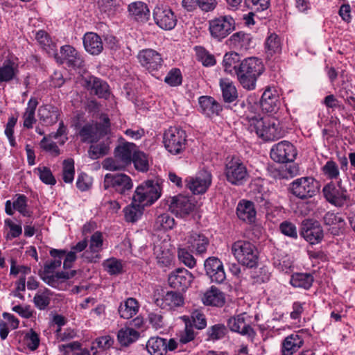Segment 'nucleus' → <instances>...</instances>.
I'll use <instances>...</instances> for the list:
<instances>
[{
	"label": "nucleus",
	"mask_w": 355,
	"mask_h": 355,
	"mask_svg": "<svg viewBox=\"0 0 355 355\" xmlns=\"http://www.w3.org/2000/svg\"><path fill=\"white\" fill-rule=\"evenodd\" d=\"M61 351L64 350L65 353H69L71 351V355H90L87 349H80V345L78 342H72L66 345H61L59 346Z\"/></svg>",
	"instance_id": "5fc2aeb1"
},
{
	"label": "nucleus",
	"mask_w": 355,
	"mask_h": 355,
	"mask_svg": "<svg viewBox=\"0 0 355 355\" xmlns=\"http://www.w3.org/2000/svg\"><path fill=\"white\" fill-rule=\"evenodd\" d=\"M105 189H113L121 196H128L133 188V182L130 176L124 173H107L103 181Z\"/></svg>",
	"instance_id": "9d476101"
},
{
	"label": "nucleus",
	"mask_w": 355,
	"mask_h": 355,
	"mask_svg": "<svg viewBox=\"0 0 355 355\" xmlns=\"http://www.w3.org/2000/svg\"><path fill=\"white\" fill-rule=\"evenodd\" d=\"M144 205L132 200V203L123 209L125 219L128 222L137 221L143 214Z\"/></svg>",
	"instance_id": "a19ab883"
},
{
	"label": "nucleus",
	"mask_w": 355,
	"mask_h": 355,
	"mask_svg": "<svg viewBox=\"0 0 355 355\" xmlns=\"http://www.w3.org/2000/svg\"><path fill=\"white\" fill-rule=\"evenodd\" d=\"M241 61L240 55L236 52L225 53L222 63L224 71L231 75H236Z\"/></svg>",
	"instance_id": "c9c22d12"
},
{
	"label": "nucleus",
	"mask_w": 355,
	"mask_h": 355,
	"mask_svg": "<svg viewBox=\"0 0 355 355\" xmlns=\"http://www.w3.org/2000/svg\"><path fill=\"white\" fill-rule=\"evenodd\" d=\"M314 281L313 277L310 273H295L292 275L290 284L295 288L309 289Z\"/></svg>",
	"instance_id": "79ce46f5"
},
{
	"label": "nucleus",
	"mask_w": 355,
	"mask_h": 355,
	"mask_svg": "<svg viewBox=\"0 0 355 355\" xmlns=\"http://www.w3.org/2000/svg\"><path fill=\"white\" fill-rule=\"evenodd\" d=\"M60 114V112L58 107L51 104L42 105L38 109L40 120L45 125H52L57 123Z\"/></svg>",
	"instance_id": "cd10ccee"
},
{
	"label": "nucleus",
	"mask_w": 355,
	"mask_h": 355,
	"mask_svg": "<svg viewBox=\"0 0 355 355\" xmlns=\"http://www.w3.org/2000/svg\"><path fill=\"white\" fill-rule=\"evenodd\" d=\"M59 55L56 51L53 55L56 62L59 64H65L69 67L73 69L81 68L84 65V59L73 46L71 45H64L60 47Z\"/></svg>",
	"instance_id": "f8f14e48"
},
{
	"label": "nucleus",
	"mask_w": 355,
	"mask_h": 355,
	"mask_svg": "<svg viewBox=\"0 0 355 355\" xmlns=\"http://www.w3.org/2000/svg\"><path fill=\"white\" fill-rule=\"evenodd\" d=\"M85 51L91 55H99L103 49V44L101 37L95 33L88 32L83 38Z\"/></svg>",
	"instance_id": "bb28decb"
},
{
	"label": "nucleus",
	"mask_w": 355,
	"mask_h": 355,
	"mask_svg": "<svg viewBox=\"0 0 355 355\" xmlns=\"http://www.w3.org/2000/svg\"><path fill=\"white\" fill-rule=\"evenodd\" d=\"M138 59L141 65L150 73L158 71L163 67L162 55L152 49H146L139 51Z\"/></svg>",
	"instance_id": "dca6fc26"
},
{
	"label": "nucleus",
	"mask_w": 355,
	"mask_h": 355,
	"mask_svg": "<svg viewBox=\"0 0 355 355\" xmlns=\"http://www.w3.org/2000/svg\"><path fill=\"white\" fill-rule=\"evenodd\" d=\"M198 103L200 112L209 118L219 115L223 110L221 105L209 96H200L198 98Z\"/></svg>",
	"instance_id": "a878e982"
},
{
	"label": "nucleus",
	"mask_w": 355,
	"mask_h": 355,
	"mask_svg": "<svg viewBox=\"0 0 355 355\" xmlns=\"http://www.w3.org/2000/svg\"><path fill=\"white\" fill-rule=\"evenodd\" d=\"M231 251L238 262L248 268L257 266L259 259V252L257 247L248 241L239 240L234 242Z\"/></svg>",
	"instance_id": "7ed1b4c3"
},
{
	"label": "nucleus",
	"mask_w": 355,
	"mask_h": 355,
	"mask_svg": "<svg viewBox=\"0 0 355 355\" xmlns=\"http://www.w3.org/2000/svg\"><path fill=\"white\" fill-rule=\"evenodd\" d=\"M236 214L239 218L243 221L254 223L257 214L254 203L249 200H241L236 207Z\"/></svg>",
	"instance_id": "c85d7f7f"
},
{
	"label": "nucleus",
	"mask_w": 355,
	"mask_h": 355,
	"mask_svg": "<svg viewBox=\"0 0 355 355\" xmlns=\"http://www.w3.org/2000/svg\"><path fill=\"white\" fill-rule=\"evenodd\" d=\"M36 40L49 54H53L55 51V45L52 42L51 38L44 31H39L36 33Z\"/></svg>",
	"instance_id": "de8ad7c7"
},
{
	"label": "nucleus",
	"mask_w": 355,
	"mask_h": 355,
	"mask_svg": "<svg viewBox=\"0 0 355 355\" xmlns=\"http://www.w3.org/2000/svg\"><path fill=\"white\" fill-rule=\"evenodd\" d=\"M104 267L110 275H118L123 270V265L121 261L116 258L107 259L104 263Z\"/></svg>",
	"instance_id": "6e6d98bb"
},
{
	"label": "nucleus",
	"mask_w": 355,
	"mask_h": 355,
	"mask_svg": "<svg viewBox=\"0 0 355 355\" xmlns=\"http://www.w3.org/2000/svg\"><path fill=\"white\" fill-rule=\"evenodd\" d=\"M155 24L162 29L172 30L177 24V18L173 10L167 6L158 5L153 10Z\"/></svg>",
	"instance_id": "4468645a"
},
{
	"label": "nucleus",
	"mask_w": 355,
	"mask_h": 355,
	"mask_svg": "<svg viewBox=\"0 0 355 355\" xmlns=\"http://www.w3.org/2000/svg\"><path fill=\"white\" fill-rule=\"evenodd\" d=\"M227 332L223 324H216L207 329V336L208 340H218L223 338Z\"/></svg>",
	"instance_id": "09e8293b"
},
{
	"label": "nucleus",
	"mask_w": 355,
	"mask_h": 355,
	"mask_svg": "<svg viewBox=\"0 0 355 355\" xmlns=\"http://www.w3.org/2000/svg\"><path fill=\"white\" fill-rule=\"evenodd\" d=\"M136 145L130 142H125L118 146L114 150V157L126 166L131 164Z\"/></svg>",
	"instance_id": "7c9ffc66"
},
{
	"label": "nucleus",
	"mask_w": 355,
	"mask_h": 355,
	"mask_svg": "<svg viewBox=\"0 0 355 355\" xmlns=\"http://www.w3.org/2000/svg\"><path fill=\"white\" fill-rule=\"evenodd\" d=\"M161 196V188L158 183L153 180H148L139 185L132 198L134 201H138L144 206H149L157 200Z\"/></svg>",
	"instance_id": "0eeeda50"
},
{
	"label": "nucleus",
	"mask_w": 355,
	"mask_h": 355,
	"mask_svg": "<svg viewBox=\"0 0 355 355\" xmlns=\"http://www.w3.org/2000/svg\"><path fill=\"white\" fill-rule=\"evenodd\" d=\"M49 254L53 258V260L44 263V270L39 271V275L40 274L53 273L61 266L62 259L66 254V250L51 249Z\"/></svg>",
	"instance_id": "72a5a7b5"
},
{
	"label": "nucleus",
	"mask_w": 355,
	"mask_h": 355,
	"mask_svg": "<svg viewBox=\"0 0 355 355\" xmlns=\"http://www.w3.org/2000/svg\"><path fill=\"white\" fill-rule=\"evenodd\" d=\"M148 320L149 323L155 329H162L164 325V318L161 313V311H151L148 314Z\"/></svg>",
	"instance_id": "0e129e2a"
},
{
	"label": "nucleus",
	"mask_w": 355,
	"mask_h": 355,
	"mask_svg": "<svg viewBox=\"0 0 355 355\" xmlns=\"http://www.w3.org/2000/svg\"><path fill=\"white\" fill-rule=\"evenodd\" d=\"M249 121V130L254 132L257 136L265 141H273L282 137L279 123L277 120L269 117H261L259 115L247 116Z\"/></svg>",
	"instance_id": "f03ea898"
},
{
	"label": "nucleus",
	"mask_w": 355,
	"mask_h": 355,
	"mask_svg": "<svg viewBox=\"0 0 355 355\" xmlns=\"http://www.w3.org/2000/svg\"><path fill=\"white\" fill-rule=\"evenodd\" d=\"M205 270L212 282L223 283L226 278L222 261L215 257H210L205 261Z\"/></svg>",
	"instance_id": "aec40b11"
},
{
	"label": "nucleus",
	"mask_w": 355,
	"mask_h": 355,
	"mask_svg": "<svg viewBox=\"0 0 355 355\" xmlns=\"http://www.w3.org/2000/svg\"><path fill=\"white\" fill-rule=\"evenodd\" d=\"M203 303L206 305L222 306L225 302L224 293L216 286H211L202 297Z\"/></svg>",
	"instance_id": "e433bc0d"
},
{
	"label": "nucleus",
	"mask_w": 355,
	"mask_h": 355,
	"mask_svg": "<svg viewBox=\"0 0 355 355\" xmlns=\"http://www.w3.org/2000/svg\"><path fill=\"white\" fill-rule=\"evenodd\" d=\"M245 318V313L230 318L227 321V325L232 331L238 332L249 337H254L255 332L252 327L246 323Z\"/></svg>",
	"instance_id": "393cba45"
},
{
	"label": "nucleus",
	"mask_w": 355,
	"mask_h": 355,
	"mask_svg": "<svg viewBox=\"0 0 355 355\" xmlns=\"http://www.w3.org/2000/svg\"><path fill=\"white\" fill-rule=\"evenodd\" d=\"M17 69L14 67V63L8 62L0 67V84L2 82H9L15 78Z\"/></svg>",
	"instance_id": "8fccbe9b"
},
{
	"label": "nucleus",
	"mask_w": 355,
	"mask_h": 355,
	"mask_svg": "<svg viewBox=\"0 0 355 355\" xmlns=\"http://www.w3.org/2000/svg\"><path fill=\"white\" fill-rule=\"evenodd\" d=\"M37 170L38 171L39 178L43 183L49 185L55 184L56 180L49 168L42 166L38 167Z\"/></svg>",
	"instance_id": "e2e57ef3"
},
{
	"label": "nucleus",
	"mask_w": 355,
	"mask_h": 355,
	"mask_svg": "<svg viewBox=\"0 0 355 355\" xmlns=\"http://www.w3.org/2000/svg\"><path fill=\"white\" fill-rule=\"evenodd\" d=\"M17 122V117H15L14 116L9 117L4 131V133L8 139L10 146L12 147H15L17 144L15 141V138L14 137V128Z\"/></svg>",
	"instance_id": "052dcab7"
},
{
	"label": "nucleus",
	"mask_w": 355,
	"mask_h": 355,
	"mask_svg": "<svg viewBox=\"0 0 355 355\" xmlns=\"http://www.w3.org/2000/svg\"><path fill=\"white\" fill-rule=\"evenodd\" d=\"M193 276L188 270L180 268H177L168 276V282L169 286L179 291H185L191 285Z\"/></svg>",
	"instance_id": "6ab92c4d"
},
{
	"label": "nucleus",
	"mask_w": 355,
	"mask_h": 355,
	"mask_svg": "<svg viewBox=\"0 0 355 355\" xmlns=\"http://www.w3.org/2000/svg\"><path fill=\"white\" fill-rule=\"evenodd\" d=\"M82 85L91 94L96 95L98 98L106 99L110 96L109 85L99 78L93 76L84 77Z\"/></svg>",
	"instance_id": "412c9836"
},
{
	"label": "nucleus",
	"mask_w": 355,
	"mask_h": 355,
	"mask_svg": "<svg viewBox=\"0 0 355 355\" xmlns=\"http://www.w3.org/2000/svg\"><path fill=\"white\" fill-rule=\"evenodd\" d=\"M319 189V182L312 177H302L293 181L288 187L290 192L300 199L314 196Z\"/></svg>",
	"instance_id": "6e6552de"
},
{
	"label": "nucleus",
	"mask_w": 355,
	"mask_h": 355,
	"mask_svg": "<svg viewBox=\"0 0 355 355\" xmlns=\"http://www.w3.org/2000/svg\"><path fill=\"white\" fill-rule=\"evenodd\" d=\"M139 309L138 302L135 298L129 297L123 304H121L118 311L121 318L130 319L137 313Z\"/></svg>",
	"instance_id": "58836bf2"
},
{
	"label": "nucleus",
	"mask_w": 355,
	"mask_h": 355,
	"mask_svg": "<svg viewBox=\"0 0 355 355\" xmlns=\"http://www.w3.org/2000/svg\"><path fill=\"white\" fill-rule=\"evenodd\" d=\"M128 12L131 17L138 22L144 23L150 18L148 6L141 1H136L128 6Z\"/></svg>",
	"instance_id": "2f4dec72"
},
{
	"label": "nucleus",
	"mask_w": 355,
	"mask_h": 355,
	"mask_svg": "<svg viewBox=\"0 0 355 355\" xmlns=\"http://www.w3.org/2000/svg\"><path fill=\"white\" fill-rule=\"evenodd\" d=\"M281 232L285 236L292 239L297 238V232L295 225L288 220L283 221L279 225Z\"/></svg>",
	"instance_id": "338daca9"
},
{
	"label": "nucleus",
	"mask_w": 355,
	"mask_h": 355,
	"mask_svg": "<svg viewBox=\"0 0 355 355\" xmlns=\"http://www.w3.org/2000/svg\"><path fill=\"white\" fill-rule=\"evenodd\" d=\"M264 70V64L261 59L256 57L245 58L241 61L240 67L238 69L237 80L245 89L254 90L259 77Z\"/></svg>",
	"instance_id": "f257e3e1"
},
{
	"label": "nucleus",
	"mask_w": 355,
	"mask_h": 355,
	"mask_svg": "<svg viewBox=\"0 0 355 355\" xmlns=\"http://www.w3.org/2000/svg\"><path fill=\"white\" fill-rule=\"evenodd\" d=\"M155 302L162 309L171 310L183 306L184 297L180 292L167 291L162 297L156 298Z\"/></svg>",
	"instance_id": "5701e85b"
},
{
	"label": "nucleus",
	"mask_w": 355,
	"mask_h": 355,
	"mask_svg": "<svg viewBox=\"0 0 355 355\" xmlns=\"http://www.w3.org/2000/svg\"><path fill=\"white\" fill-rule=\"evenodd\" d=\"M110 138L97 144H92L88 150V155L92 159H97L108 154L110 151Z\"/></svg>",
	"instance_id": "37998d69"
},
{
	"label": "nucleus",
	"mask_w": 355,
	"mask_h": 355,
	"mask_svg": "<svg viewBox=\"0 0 355 355\" xmlns=\"http://www.w3.org/2000/svg\"><path fill=\"white\" fill-rule=\"evenodd\" d=\"M24 341L28 349L35 350L40 345L39 335L33 329H31L24 336Z\"/></svg>",
	"instance_id": "69168bd1"
},
{
	"label": "nucleus",
	"mask_w": 355,
	"mask_h": 355,
	"mask_svg": "<svg viewBox=\"0 0 355 355\" xmlns=\"http://www.w3.org/2000/svg\"><path fill=\"white\" fill-rule=\"evenodd\" d=\"M74 162L72 159H64L63 162L62 179L66 183H71L74 178Z\"/></svg>",
	"instance_id": "864d4df0"
},
{
	"label": "nucleus",
	"mask_w": 355,
	"mask_h": 355,
	"mask_svg": "<svg viewBox=\"0 0 355 355\" xmlns=\"http://www.w3.org/2000/svg\"><path fill=\"white\" fill-rule=\"evenodd\" d=\"M175 224V219L168 213H164L157 217L155 228L157 230H168L173 229Z\"/></svg>",
	"instance_id": "49530a36"
},
{
	"label": "nucleus",
	"mask_w": 355,
	"mask_h": 355,
	"mask_svg": "<svg viewBox=\"0 0 355 355\" xmlns=\"http://www.w3.org/2000/svg\"><path fill=\"white\" fill-rule=\"evenodd\" d=\"M322 193L326 200L337 207L344 206L350 199L347 190L342 184L341 180L336 184L333 182L327 184L322 189Z\"/></svg>",
	"instance_id": "9b49d317"
},
{
	"label": "nucleus",
	"mask_w": 355,
	"mask_h": 355,
	"mask_svg": "<svg viewBox=\"0 0 355 355\" xmlns=\"http://www.w3.org/2000/svg\"><path fill=\"white\" fill-rule=\"evenodd\" d=\"M187 322L192 327H194L198 329H202L207 326L205 315L198 310H196L191 313V320Z\"/></svg>",
	"instance_id": "603ef678"
},
{
	"label": "nucleus",
	"mask_w": 355,
	"mask_h": 355,
	"mask_svg": "<svg viewBox=\"0 0 355 355\" xmlns=\"http://www.w3.org/2000/svg\"><path fill=\"white\" fill-rule=\"evenodd\" d=\"M146 349L150 355H166V339L160 337H152L146 343Z\"/></svg>",
	"instance_id": "ea45409f"
},
{
	"label": "nucleus",
	"mask_w": 355,
	"mask_h": 355,
	"mask_svg": "<svg viewBox=\"0 0 355 355\" xmlns=\"http://www.w3.org/2000/svg\"><path fill=\"white\" fill-rule=\"evenodd\" d=\"M102 119V123H86L80 128L78 135L82 142L87 144L96 143L101 137L108 133L110 127V119L105 115H103Z\"/></svg>",
	"instance_id": "39448f33"
},
{
	"label": "nucleus",
	"mask_w": 355,
	"mask_h": 355,
	"mask_svg": "<svg viewBox=\"0 0 355 355\" xmlns=\"http://www.w3.org/2000/svg\"><path fill=\"white\" fill-rule=\"evenodd\" d=\"M182 77L179 69H172L164 78V82L171 87H176L182 84Z\"/></svg>",
	"instance_id": "bf43d9fd"
},
{
	"label": "nucleus",
	"mask_w": 355,
	"mask_h": 355,
	"mask_svg": "<svg viewBox=\"0 0 355 355\" xmlns=\"http://www.w3.org/2000/svg\"><path fill=\"white\" fill-rule=\"evenodd\" d=\"M103 243L102 233L96 232L91 236L89 248L94 252H99L102 250Z\"/></svg>",
	"instance_id": "774afa93"
},
{
	"label": "nucleus",
	"mask_w": 355,
	"mask_h": 355,
	"mask_svg": "<svg viewBox=\"0 0 355 355\" xmlns=\"http://www.w3.org/2000/svg\"><path fill=\"white\" fill-rule=\"evenodd\" d=\"M235 29V21L230 15L220 16L209 21V31L212 38L220 42Z\"/></svg>",
	"instance_id": "1a4fd4ad"
},
{
	"label": "nucleus",
	"mask_w": 355,
	"mask_h": 355,
	"mask_svg": "<svg viewBox=\"0 0 355 355\" xmlns=\"http://www.w3.org/2000/svg\"><path fill=\"white\" fill-rule=\"evenodd\" d=\"M300 234L311 245L320 243L324 238V232L319 222L304 220L302 223Z\"/></svg>",
	"instance_id": "2eb2a0df"
},
{
	"label": "nucleus",
	"mask_w": 355,
	"mask_h": 355,
	"mask_svg": "<svg viewBox=\"0 0 355 355\" xmlns=\"http://www.w3.org/2000/svg\"><path fill=\"white\" fill-rule=\"evenodd\" d=\"M264 49L267 59H271L274 55L280 54L282 40L279 36L275 33H270L266 38Z\"/></svg>",
	"instance_id": "473e14b6"
},
{
	"label": "nucleus",
	"mask_w": 355,
	"mask_h": 355,
	"mask_svg": "<svg viewBox=\"0 0 355 355\" xmlns=\"http://www.w3.org/2000/svg\"><path fill=\"white\" fill-rule=\"evenodd\" d=\"M179 260L187 267L192 268L196 264V260L193 256L185 248H180L178 251Z\"/></svg>",
	"instance_id": "680f3d73"
},
{
	"label": "nucleus",
	"mask_w": 355,
	"mask_h": 355,
	"mask_svg": "<svg viewBox=\"0 0 355 355\" xmlns=\"http://www.w3.org/2000/svg\"><path fill=\"white\" fill-rule=\"evenodd\" d=\"M323 223L330 227L328 231L334 236L339 235L345 225V220L331 211H328L324 215Z\"/></svg>",
	"instance_id": "c756f323"
},
{
	"label": "nucleus",
	"mask_w": 355,
	"mask_h": 355,
	"mask_svg": "<svg viewBox=\"0 0 355 355\" xmlns=\"http://www.w3.org/2000/svg\"><path fill=\"white\" fill-rule=\"evenodd\" d=\"M186 132L179 127H170L163 136V143L165 148L172 155L182 153L187 146Z\"/></svg>",
	"instance_id": "423d86ee"
},
{
	"label": "nucleus",
	"mask_w": 355,
	"mask_h": 355,
	"mask_svg": "<svg viewBox=\"0 0 355 355\" xmlns=\"http://www.w3.org/2000/svg\"><path fill=\"white\" fill-rule=\"evenodd\" d=\"M323 173L329 179H337L340 175V171L337 164L333 160H329L322 166Z\"/></svg>",
	"instance_id": "13d9d810"
},
{
	"label": "nucleus",
	"mask_w": 355,
	"mask_h": 355,
	"mask_svg": "<svg viewBox=\"0 0 355 355\" xmlns=\"http://www.w3.org/2000/svg\"><path fill=\"white\" fill-rule=\"evenodd\" d=\"M219 85L222 92V96L225 103H232L238 98V92L233 82L229 78H220Z\"/></svg>",
	"instance_id": "4c0bfd02"
},
{
	"label": "nucleus",
	"mask_w": 355,
	"mask_h": 355,
	"mask_svg": "<svg viewBox=\"0 0 355 355\" xmlns=\"http://www.w3.org/2000/svg\"><path fill=\"white\" fill-rule=\"evenodd\" d=\"M51 291L48 288H45L44 291L41 293H37L34 298L33 302L36 307L40 310H44L50 303L49 295Z\"/></svg>",
	"instance_id": "4d7b16f0"
},
{
	"label": "nucleus",
	"mask_w": 355,
	"mask_h": 355,
	"mask_svg": "<svg viewBox=\"0 0 355 355\" xmlns=\"http://www.w3.org/2000/svg\"><path fill=\"white\" fill-rule=\"evenodd\" d=\"M212 175L210 171L202 169L198 172L197 175L189 177L186 179L187 187L193 194H202L207 191L211 184Z\"/></svg>",
	"instance_id": "f3484780"
},
{
	"label": "nucleus",
	"mask_w": 355,
	"mask_h": 355,
	"mask_svg": "<svg viewBox=\"0 0 355 355\" xmlns=\"http://www.w3.org/2000/svg\"><path fill=\"white\" fill-rule=\"evenodd\" d=\"M295 146L287 141H282L274 145L270 150V157L279 163H293L296 157Z\"/></svg>",
	"instance_id": "ddd939ff"
},
{
	"label": "nucleus",
	"mask_w": 355,
	"mask_h": 355,
	"mask_svg": "<svg viewBox=\"0 0 355 355\" xmlns=\"http://www.w3.org/2000/svg\"><path fill=\"white\" fill-rule=\"evenodd\" d=\"M224 174L229 183L236 186L243 184L250 177L246 166L236 156L226 159Z\"/></svg>",
	"instance_id": "20e7f679"
},
{
	"label": "nucleus",
	"mask_w": 355,
	"mask_h": 355,
	"mask_svg": "<svg viewBox=\"0 0 355 355\" xmlns=\"http://www.w3.org/2000/svg\"><path fill=\"white\" fill-rule=\"evenodd\" d=\"M280 105L279 94L275 87H268L263 92L260 105L263 111L267 113L275 112Z\"/></svg>",
	"instance_id": "4be33fe9"
},
{
	"label": "nucleus",
	"mask_w": 355,
	"mask_h": 355,
	"mask_svg": "<svg viewBox=\"0 0 355 355\" xmlns=\"http://www.w3.org/2000/svg\"><path fill=\"white\" fill-rule=\"evenodd\" d=\"M304 344L302 336L294 333L288 336L282 344V353L284 355H292L297 352Z\"/></svg>",
	"instance_id": "f704fd0d"
},
{
	"label": "nucleus",
	"mask_w": 355,
	"mask_h": 355,
	"mask_svg": "<svg viewBox=\"0 0 355 355\" xmlns=\"http://www.w3.org/2000/svg\"><path fill=\"white\" fill-rule=\"evenodd\" d=\"M168 203L171 211L180 218L189 216L196 207V205L191 199L182 195L171 198Z\"/></svg>",
	"instance_id": "a211bd4d"
},
{
	"label": "nucleus",
	"mask_w": 355,
	"mask_h": 355,
	"mask_svg": "<svg viewBox=\"0 0 355 355\" xmlns=\"http://www.w3.org/2000/svg\"><path fill=\"white\" fill-rule=\"evenodd\" d=\"M132 162L137 171L145 172L148 170V157L144 152L139 150L134 151Z\"/></svg>",
	"instance_id": "3c124183"
},
{
	"label": "nucleus",
	"mask_w": 355,
	"mask_h": 355,
	"mask_svg": "<svg viewBox=\"0 0 355 355\" xmlns=\"http://www.w3.org/2000/svg\"><path fill=\"white\" fill-rule=\"evenodd\" d=\"M139 337V332L132 328L121 329L119 331L117 334L118 340L123 346H128L130 343L136 341Z\"/></svg>",
	"instance_id": "a18cd8bd"
},
{
	"label": "nucleus",
	"mask_w": 355,
	"mask_h": 355,
	"mask_svg": "<svg viewBox=\"0 0 355 355\" xmlns=\"http://www.w3.org/2000/svg\"><path fill=\"white\" fill-rule=\"evenodd\" d=\"M251 42L250 34L239 31L234 33L227 40V44L234 48L248 49Z\"/></svg>",
	"instance_id": "c03bdc74"
},
{
	"label": "nucleus",
	"mask_w": 355,
	"mask_h": 355,
	"mask_svg": "<svg viewBox=\"0 0 355 355\" xmlns=\"http://www.w3.org/2000/svg\"><path fill=\"white\" fill-rule=\"evenodd\" d=\"M188 248L196 255L202 256L209 245V239L203 234L191 232L187 239Z\"/></svg>",
	"instance_id": "b1692460"
}]
</instances>
